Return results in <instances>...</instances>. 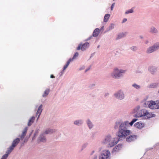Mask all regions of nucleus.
Masks as SVG:
<instances>
[{"mask_svg":"<svg viewBox=\"0 0 159 159\" xmlns=\"http://www.w3.org/2000/svg\"><path fill=\"white\" fill-rule=\"evenodd\" d=\"M133 112L137 117H143L146 119L154 117L155 115L152 112H149L146 109L142 108L140 105H137L133 109Z\"/></svg>","mask_w":159,"mask_h":159,"instance_id":"f257e3e1","label":"nucleus"},{"mask_svg":"<svg viewBox=\"0 0 159 159\" xmlns=\"http://www.w3.org/2000/svg\"><path fill=\"white\" fill-rule=\"evenodd\" d=\"M128 125L127 122H123L119 126L118 136L120 139L125 138L131 134V131L127 129Z\"/></svg>","mask_w":159,"mask_h":159,"instance_id":"f03ea898","label":"nucleus"},{"mask_svg":"<svg viewBox=\"0 0 159 159\" xmlns=\"http://www.w3.org/2000/svg\"><path fill=\"white\" fill-rule=\"evenodd\" d=\"M119 140L117 138H112L110 135H108L105 137L102 143L103 144H107L108 147H112L116 144Z\"/></svg>","mask_w":159,"mask_h":159,"instance_id":"7ed1b4c3","label":"nucleus"},{"mask_svg":"<svg viewBox=\"0 0 159 159\" xmlns=\"http://www.w3.org/2000/svg\"><path fill=\"white\" fill-rule=\"evenodd\" d=\"M126 70L115 67L113 69L110 75L111 77L113 79H119L124 76V75L126 73Z\"/></svg>","mask_w":159,"mask_h":159,"instance_id":"20e7f679","label":"nucleus"},{"mask_svg":"<svg viewBox=\"0 0 159 159\" xmlns=\"http://www.w3.org/2000/svg\"><path fill=\"white\" fill-rule=\"evenodd\" d=\"M145 107L149 108L151 109H159V101H154L151 100L146 102L144 103Z\"/></svg>","mask_w":159,"mask_h":159,"instance_id":"39448f33","label":"nucleus"},{"mask_svg":"<svg viewBox=\"0 0 159 159\" xmlns=\"http://www.w3.org/2000/svg\"><path fill=\"white\" fill-rule=\"evenodd\" d=\"M114 97L119 100H122L125 97V95L123 90L122 89L118 90L114 94Z\"/></svg>","mask_w":159,"mask_h":159,"instance_id":"423d86ee","label":"nucleus"},{"mask_svg":"<svg viewBox=\"0 0 159 159\" xmlns=\"http://www.w3.org/2000/svg\"><path fill=\"white\" fill-rule=\"evenodd\" d=\"M111 153L108 150H105L102 152L99 156V159H110Z\"/></svg>","mask_w":159,"mask_h":159,"instance_id":"0eeeda50","label":"nucleus"},{"mask_svg":"<svg viewBox=\"0 0 159 159\" xmlns=\"http://www.w3.org/2000/svg\"><path fill=\"white\" fill-rule=\"evenodd\" d=\"M159 49V43H157L148 48L146 51V52L148 53H151Z\"/></svg>","mask_w":159,"mask_h":159,"instance_id":"6e6552de","label":"nucleus"},{"mask_svg":"<svg viewBox=\"0 0 159 159\" xmlns=\"http://www.w3.org/2000/svg\"><path fill=\"white\" fill-rule=\"evenodd\" d=\"M89 44L88 43H86L83 45L80 44L77 48V50L81 49L82 51H84L86 48L89 47Z\"/></svg>","mask_w":159,"mask_h":159,"instance_id":"1a4fd4ad","label":"nucleus"},{"mask_svg":"<svg viewBox=\"0 0 159 159\" xmlns=\"http://www.w3.org/2000/svg\"><path fill=\"white\" fill-rule=\"evenodd\" d=\"M148 70L152 75H155L157 71V67L155 66H151L149 67Z\"/></svg>","mask_w":159,"mask_h":159,"instance_id":"9d476101","label":"nucleus"},{"mask_svg":"<svg viewBox=\"0 0 159 159\" xmlns=\"http://www.w3.org/2000/svg\"><path fill=\"white\" fill-rule=\"evenodd\" d=\"M14 148L12 147V146H10L9 148H8L7 150V151L6 152V153L2 156L1 159H7L8 155L12 151Z\"/></svg>","mask_w":159,"mask_h":159,"instance_id":"9b49d317","label":"nucleus"},{"mask_svg":"<svg viewBox=\"0 0 159 159\" xmlns=\"http://www.w3.org/2000/svg\"><path fill=\"white\" fill-rule=\"evenodd\" d=\"M122 144H119L114 147L112 150V152L116 153L118 152L122 148Z\"/></svg>","mask_w":159,"mask_h":159,"instance_id":"f8f14e48","label":"nucleus"},{"mask_svg":"<svg viewBox=\"0 0 159 159\" xmlns=\"http://www.w3.org/2000/svg\"><path fill=\"white\" fill-rule=\"evenodd\" d=\"M150 33L153 34H157L158 33V30L154 26H152L149 29Z\"/></svg>","mask_w":159,"mask_h":159,"instance_id":"ddd939ff","label":"nucleus"},{"mask_svg":"<svg viewBox=\"0 0 159 159\" xmlns=\"http://www.w3.org/2000/svg\"><path fill=\"white\" fill-rule=\"evenodd\" d=\"M137 139V136L134 135H131L129 136L126 139V141L128 142H131Z\"/></svg>","mask_w":159,"mask_h":159,"instance_id":"4468645a","label":"nucleus"},{"mask_svg":"<svg viewBox=\"0 0 159 159\" xmlns=\"http://www.w3.org/2000/svg\"><path fill=\"white\" fill-rule=\"evenodd\" d=\"M134 126L137 128L141 129L144 127V123H142L141 122H139L136 123L134 124Z\"/></svg>","mask_w":159,"mask_h":159,"instance_id":"2eb2a0df","label":"nucleus"},{"mask_svg":"<svg viewBox=\"0 0 159 159\" xmlns=\"http://www.w3.org/2000/svg\"><path fill=\"white\" fill-rule=\"evenodd\" d=\"M28 130V128H25L23 130L22 134L19 136L21 140H23Z\"/></svg>","mask_w":159,"mask_h":159,"instance_id":"dca6fc26","label":"nucleus"},{"mask_svg":"<svg viewBox=\"0 0 159 159\" xmlns=\"http://www.w3.org/2000/svg\"><path fill=\"white\" fill-rule=\"evenodd\" d=\"M20 141V139L18 138H17L16 139H14L12 144L11 146L12 147H13L14 148L19 143Z\"/></svg>","mask_w":159,"mask_h":159,"instance_id":"f3484780","label":"nucleus"},{"mask_svg":"<svg viewBox=\"0 0 159 159\" xmlns=\"http://www.w3.org/2000/svg\"><path fill=\"white\" fill-rule=\"evenodd\" d=\"M100 31V30L99 29L97 28L95 29L93 34V36L95 37H97L99 34Z\"/></svg>","mask_w":159,"mask_h":159,"instance_id":"a211bd4d","label":"nucleus"},{"mask_svg":"<svg viewBox=\"0 0 159 159\" xmlns=\"http://www.w3.org/2000/svg\"><path fill=\"white\" fill-rule=\"evenodd\" d=\"M83 120L81 119H80L75 121L74 124L77 126H80L82 125L83 124Z\"/></svg>","mask_w":159,"mask_h":159,"instance_id":"6ab92c4d","label":"nucleus"},{"mask_svg":"<svg viewBox=\"0 0 159 159\" xmlns=\"http://www.w3.org/2000/svg\"><path fill=\"white\" fill-rule=\"evenodd\" d=\"M86 122L87 125L89 129H91L93 128V125L92 121L89 119H88L87 120Z\"/></svg>","mask_w":159,"mask_h":159,"instance_id":"aec40b11","label":"nucleus"},{"mask_svg":"<svg viewBox=\"0 0 159 159\" xmlns=\"http://www.w3.org/2000/svg\"><path fill=\"white\" fill-rule=\"evenodd\" d=\"M42 107H43V106L42 105H41L38 108V110L37 111V113H36V115H38V114H39V115H38V118H37V119H38V118H39L41 112H42Z\"/></svg>","mask_w":159,"mask_h":159,"instance_id":"412c9836","label":"nucleus"},{"mask_svg":"<svg viewBox=\"0 0 159 159\" xmlns=\"http://www.w3.org/2000/svg\"><path fill=\"white\" fill-rule=\"evenodd\" d=\"M123 122H121L120 121H116L114 126V128L115 129H117L118 128H119V126Z\"/></svg>","mask_w":159,"mask_h":159,"instance_id":"4be33fe9","label":"nucleus"},{"mask_svg":"<svg viewBox=\"0 0 159 159\" xmlns=\"http://www.w3.org/2000/svg\"><path fill=\"white\" fill-rule=\"evenodd\" d=\"M35 118L34 116H32L31 117L29 120L28 125L30 126L33 123L35 120Z\"/></svg>","mask_w":159,"mask_h":159,"instance_id":"5701e85b","label":"nucleus"},{"mask_svg":"<svg viewBox=\"0 0 159 159\" xmlns=\"http://www.w3.org/2000/svg\"><path fill=\"white\" fill-rule=\"evenodd\" d=\"M79 55V53L78 52H76L74 54L73 57L71 58H70V62L73 61L75 60L77 58Z\"/></svg>","mask_w":159,"mask_h":159,"instance_id":"b1692460","label":"nucleus"},{"mask_svg":"<svg viewBox=\"0 0 159 159\" xmlns=\"http://www.w3.org/2000/svg\"><path fill=\"white\" fill-rule=\"evenodd\" d=\"M138 119H137L134 118L133 119L132 121L130 123H129L128 121H125L124 122H127L129 123V125H128V127L129 126V125H130L131 126H132L133 124Z\"/></svg>","mask_w":159,"mask_h":159,"instance_id":"393cba45","label":"nucleus"},{"mask_svg":"<svg viewBox=\"0 0 159 159\" xmlns=\"http://www.w3.org/2000/svg\"><path fill=\"white\" fill-rule=\"evenodd\" d=\"M110 16V15L108 14H106L104 18V21L105 22H107L108 20L109 17Z\"/></svg>","mask_w":159,"mask_h":159,"instance_id":"a878e982","label":"nucleus"},{"mask_svg":"<svg viewBox=\"0 0 159 159\" xmlns=\"http://www.w3.org/2000/svg\"><path fill=\"white\" fill-rule=\"evenodd\" d=\"M39 140L40 141L43 142H44L46 141V139L43 134H42L40 135V137L39 138Z\"/></svg>","mask_w":159,"mask_h":159,"instance_id":"bb28decb","label":"nucleus"},{"mask_svg":"<svg viewBox=\"0 0 159 159\" xmlns=\"http://www.w3.org/2000/svg\"><path fill=\"white\" fill-rule=\"evenodd\" d=\"M132 86L137 89H139L141 88V86L140 85H138L135 83L133 84H132Z\"/></svg>","mask_w":159,"mask_h":159,"instance_id":"cd10ccee","label":"nucleus"},{"mask_svg":"<svg viewBox=\"0 0 159 159\" xmlns=\"http://www.w3.org/2000/svg\"><path fill=\"white\" fill-rule=\"evenodd\" d=\"M49 91H50V90H49V89H46L44 91V92L43 95V97H45L47 96L49 94Z\"/></svg>","mask_w":159,"mask_h":159,"instance_id":"c85d7f7f","label":"nucleus"},{"mask_svg":"<svg viewBox=\"0 0 159 159\" xmlns=\"http://www.w3.org/2000/svg\"><path fill=\"white\" fill-rule=\"evenodd\" d=\"M53 132V130L52 129H48L46 130L44 132L45 134H51Z\"/></svg>","mask_w":159,"mask_h":159,"instance_id":"c756f323","label":"nucleus"},{"mask_svg":"<svg viewBox=\"0 0 159 159\" xmlns=\"http://www.w3.org/2000/svg\"><path fill=\"white\" fill-rule=\"evenodd\" d=\"M130 49L132 51L135 52L137 50L138 48L136 46H133L130 47Z\"/></svg>","mask_w":159,"mask_h":159,"instance_id":"7c9ffc66","label":"nucleus"},{"mask_svg":"<svg viewBox=\"0 0 159 159\" xmlns=\"http://www.w3.org/2000/svg\"><path fill=\"white\" fill-rule=\"evenodd\" d=\"M69 63H70V60H69L68 61L66 64L65 66H64L63 71H64V70H65L67 68V67L69 66Z\"/></svg>","mask_w":159,"mask_h":159,"instance_id":"2f4dec72","label":"nucleus"},{"mask_svg":"<svg viewBox=\"0 0 159 159\" xmlns=\"http://www.w3.org/2000/svg\"><path fill=\"white\" fill-rule=\"evenodd\" d=\"M115 25L114 24H111L109 27V30H111L114 28Z\"/></svg>","mask_w":159,"mask_h":159,"instance_id":"473e14b6","label":"nucleus"},{"mask_svg":"<svg viewBox=\"0 0 159 159\" xmlns=\"http://www.w3.org/2000/svg\"><path fill=\"white\" fill-rule=\"evenodd\" d=\"M133 12V10L132 9H130L129 10L126 11L125 12V14L126 15V14H129V13H132Z\"/></svg>","mask_w":159,"mask_h":159,"instance_id":"72a5a7b5","label":"nucleus"},{"mask_svg":"<svg viewBox=\"0 0 159 159\" xmlns=\"http://www.w3.org/2000/svg\"><path fill=\"white\" fill-rule=\"evenodd\" d=\"M87 145L88 144L87 143L84 144L82 146L81 151H82L85 148L87 147Z\"/></svg>","mask_w":159,"mask_h":159,"instance_id":"f704fd0d","label":"nucleus"},{"mask_svg":"<svg viewBox=\"0 0 159 159\" xmlns=\"http://www.w3.org/2000/svg\"><path fill=\"white\" fill-rule=\"evenodd\" d=\"M85 68V66H80L79 69V70H84Z\"/></svg>","mask_w":159,"mask_h":159,"instance_id":"c9c22d12","label":"nucleus"},{"mask_svg":"<svg viewBox=\"0 0 159 159\" xmlns=\"http://www.w3.org/2000/svg\"><path fill=\"white\" fill-rule=\"evenodd\" d=\"M95 86V84H90V85L89 86V88H93Z\"/></svg>","mask_w":159,"mask_h":159,"instance_id":"e433bc0d","label":"nucleus"},{"mask_svg":"<svg viewBox=\"0 0 159 159\" xmlns=\"http://www.w3.org/2000/svg\"><path fill=\"white\" fill-rule=\"evenodd\" d=\"M127 21V19L126 18H124L122 21V23H124L125 22Z\"/></svg>","mask_w":159,"mask_h":159,"instance_id":"4c0bfd02","label":"nucleus"},{"mask_svg":"<svg viewBox=\"0 0 159 159\" xmlns=\"http://www.w3.org/2000/svg\"><path fill=\"white\" fill-rule=\"evenodd\" d=\"M114 5H115V3H113L112 4V5H111V10H113L114 7Z\"/></svg>","mask_w":159,"mask_h":159,"instance_id":"58836bf2","label":"nucleus"},{"mask_svg":"<svg viewBox=\"0 0 159 159\" xmlns=\"http://www.w3.org/2000/svg\"><path fill=\"white\" fill-rule=\"evenodd\" d=\"M98 158V156L97 155L95 154L94 155L93 159H97Z\"/></svg>","mask_w":159,"mask_h":159,"instance_id":"ea45409f","label":"nucleus"},{"mask_svg":"<svg viewBox=\"0 0 159 159\" xmlns=\"http://www.w3.org/2000/svg\"><path fill=\"white\" fill-rule=\"evenodd\" d=\"M125 35L126 34L125 33H122L120 34L121 37H124Z\"/></svg>","mask_w":159,"mask_h":159,"instance_id":"a19ab883","label":"nucleus"},{"mask_svg":"<svg viewBox=\"0 0 159 159\" xmlns=\"http://www.w3.org/2000/svg\"><path fill=\"white\" fill-rule=\"evenodd\" d=\"M91 66H89L88 68L87 69L85 70V72H87L88 70H89V69H90V68H91Z\"/></svg>","mask_w":159,"mask_h":159,"instance_id":"79ce46f5","label":"nucleus"},{"mask_svg":"<svg viewBox=\"0 0 159 159\" xmlns=\"http://www.w3.org/2000/svg\"><path fill=\"white\" fill-rule=\"evenodd\" d=\"M50 77L52 78H54L55 77L52 75H50Z\"/></svg>","mask_w":159,"mask_h":159,"instance_id":"37998d69","label":"nucleus"},{"mask_svg":"<svg viewBox=\"0 0 159 159\" xmlns=\"http://www.w3.org/2000/svg\"><path fill=\"white\" fill-rule=\"evenodd\" d=\"M102 147H100L99 148V151H100L102 149Z\"/></svg>","mask_w":159,"mask_h":159,"instance_id":"c03bdc74","label":"nucleus"},{"mask_svg":"<svg viewBox=\"0 0 159 159\" xmlns=\"http://www.w3.org/2000/svg\"><path fill=\"white\" fill-rule=\"evenodd\" d=\"M140 37V38L141 39H143V36H140V37Z\"/></svg>","mask_w":159,"mask_h":159,"instance_id":"a18cd8bd","label":"nucleus"},{"mask_svg":"<svg viewBox=\"0 0 159 159\" xmlns=\"http://www.w3.org/2000/svg\"><path fill=\"white\" fill-rule=\"evenodd\" d=\"M103 28H104V26H102V27H101V30H102V29H103Z\"/></svg>","mask_w":159,"mask_h":159,"instance_id":"49530a36","label":"nucleus"},{"mask_svg":"<svg viewBox=\"0 0 159 159\" xmlns=\"http://www.w3.org/2000/svg\"><path fill=\"white\" fill-rule=\"evenodd\" d=\"M94 152H95L94 151H93L92 152V153H93Z\"/></svg>","mask_w":159,"mask_h":159,"instance_id":"de8ad7c7","label":"nucleus"},{"mask_svg":"<svg viewBox=\"0 0 159 159\" xmlns=\"http://www.w3.org/2000/svg\"><path fill=\"white\" fill-rule=\"evenodd\" d=\"M158 93H159V91H158Z\"/></svg>","mask_w":159,"mask_h":159,"instance_id":"09e8293b","label":"nucleus"}]
</instances>
